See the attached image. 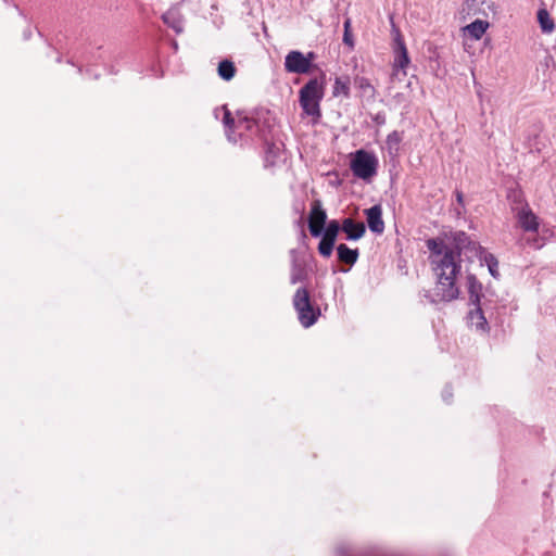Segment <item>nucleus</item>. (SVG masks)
<instances>
[{
  "instance_id": "a878e982",
  "label": "nucleus",
  "mask_w": 556,
  "mask_h": 556,
  "mask_svg": "<svg viewBox=\"0 0 556 556\" xmlns=\"http://www.w3.org/2000/svg\"><path fill=\"white\" fill-rule=\"evenodd\" d=\"M344 33H343V42L350 49H354L355 42L351 33V18L346 17L344 21Z\"/></svg>"
},
{
  "instance_id": "2eb2a0df",
  "label": "nucleus",
  "mask_w": 556,
  "mask_h": 556,
  "mask_svg": "<svg viewBox=\"0 0 556 556\" xmlns=\"http://www.w3.org/2000/svg\"><path fill=\"white\" fill-rule=\"evenodd\" d=\"M473 305L475 309L469 312L468 319L471 323V325L476 327L477 330L485 331L488 329V321L483 315L481 304Z\"/></svg>"
},
{
  "instance_id": "ddd939ff",
  "label": "nucleus",
  "mask_w": 556,
  "mask_h": 556,
  "mask_svg": "<svg viewBox=\"0 0 556 556\" xmlns=\"http://www.w3.org/2000/svg\"><path fill=\"white\" fill-rule=\"evenodd\" d=\"M393 53L394 68L405 70L410 62L405 42L393 45Z\"/></svg>"
},
{
  "instance_id": "f704fd0d",
  "label": "nucleus",
  "mask_w": 556,
  "mask_h": 556,
  "mask_svg": "<svg viewBox=\"0 0 556 556\" xmlns=\"http://www.w3.org/2000/svg\"><path fill=\"white\" fill-rule=\"evenodd\" d=\"M534 241H535V243H536V244H535V248H538V249H539V248H541V244H539V243H538V240H534Z\"/></svg>"
},
{
  "instance_id": "4468645a",
  "label": "nucleus",
  "mask_w": 556,
  "mask_h": 556,
  "mask_svg": "<svg viewBox=\"0 0 556 556\" xmlns=\"http://www.w3.org/2000/svg\"><path fill=\"white\" fill-rule=\"evenodd\" d=\"M337 253L338 258L340 262L348 264V265H354L357 262L358 258V250L357 249H350L346 244L341 243L337 247Z\"/></svg>"
},
{
  "instance_id": "cd10ccee",
  "label": "nucleus",
  "mask_w": 556,
  "mask_h": 556,
  "mask_svg": "<svg viewBox=\"0 0 556 556\" xmlns=\"http://www.w3.org/2000/svg\"><path fill=\"white\" fill-rule=\"evenodd\" d=\"M402 140V136L399 131L394 130L387 137V143L390 148L397 147Z\"/></svg>"
},
{
  "instance_id": "aec40b11",
  "label": "nucleus",
  "mask_w": 556,
  "mask_h": 556,
  "mask_svg": "<svg viewBox=\"0 0 556 556\" xmlns=\"http://www.w3.org/2000/svg\"><path fill=\"white\" fill-rule=\"evenodd\" d=\"M538 21L543 33H552L555 24L545 9L538 11Z\"/></svg>"
},
{
  "instance_id": "9b49d317",
  "label": "nucleus",
  "mask_w": 556,
  "mask_h": 556,
  "mask_svg": "<svg viewBox=\"0 0 556 556\" xmlns=\"http://www.w3.org/2000/svg\"><path fill=\"white\" fill-rule=\"evenodd\" d=\"M293 257L291 263V273H290V282L295 285L298 282H303L307 278V271L305 264L300 261L294 251H292Z\"/></svg>"
},
{
  "instance_id": "f8f14e48",
  "label": "nucleus",
  "mask_w": 556,
  "mask_h": 556,
  "mask_svg": "<svg viewBox=\"0 0 556 556\" xmlns=\"http://www.w3.org/2000/svg\"><path fill=\"white\" fill-rule=\"evenodd\" d=\"M467 289L470 304H481L482 285L475 275L467 276Z\"/></svg>"
},
{
  "instance_id": "f3484780",
  "label": "nucleus",
  "mask_w": 556,
  "mask_h": 556,
  "mask_svg": "<svg viewBox=\"0 0 556 556\" xmlns=\"http://www.w3.org/2000/svg\"><path fill=\"white\" fill-rule=\"evenodd\" d=\"M350 85L351 81L349 76L337 77L334 79L332 94L334 97L343 96L346 99L350 98Z\"/></svg>"
},
{
  "instance_id": "7ed1b4c3",
  "label": "nucleus",
  "mask_w": 556,
  "mask_h": 556,
  "mask_svg": "<svg viewBox=\"0 0 556 556\" xmlns=\"http://www.w3.org/2000/svg\"><path fill=\"white\" fill-rule=\"evenodd\" d=\"M378 165V157L364 149L354 152L350 162L353 175L365 181H370L377 175Z\"/></svg>"
},
{
  "instance_id": "dca6fc26",
  "label": "nucleus",
  "mask_w": 556,
  "mask_h": 556,
  "mask_svg": "<svg viewBox=\"0 0 556 556\" xmlns=\"http://www.w3.org/2000/svg\"><path fill=\"white\" fill-rule=\"evenodd\" d=\"M489 27V23L481 20H476L464 28V31L472 39H480Z\"/></svg>"
},
{
  "instance_id": "423d86ee",
  "label": "nucleus",
  "mask_w": 556,
  "mask_h": 556,
  "mask_svg": "<svg viewBox=\"0 0 556 556\" xmlns=\"http://www.w3.org/2000/svg\"><path fill=\"white\" fill-rule=\"evenodd\" d=\"M285 70L287 73L292 74H308V59L301 51L292 50L285 58Z\"/></svg>"
},
{
  "instance_id": "9d476101",
  "label": "nucleus",
  "mask_w": 556,
  "mask_h": 556,
  "mask_svg": "<svg viewBox=\"0 0 556 556\" xmlns=\"http://www.w3.org/2000/svg\"><path fill=\"white\" fill-rule=\"evenodd\" d=\"M518 223L525 231L536 232L539 228L538 217L527 207L518 213Z\"/></svg>"
},
{
  "instance_id": "6ab92c4d",
  "label": "nucleus",
  "mask_w": 556,
  "mask_h": 556,
  "mask_svg": "<svg viewBox=\"0 0 556 556\" xmlns=\"http://www.w3.org/2000/svg\"><path fill=\"white\" fill-rule=\"evenodd\" d=\"M236 71L235 63L229 60L220 61L217 68L218 76L226 81H229L235 77Z\"/></svg>"
},
{
  "instance_id": "f257e3e1",
  "label": "nucleus",
  "mask_w": 556,
  "mask_h": 556,
  "mask_svg": "<svg viewBox=\"0 0 556 556\" xmlns=\"http://www.w3.org/2000/svg\"><path fill=\"white\" fill-rule=\"evenodd\" d=\"M455 248L446 245L441 238H430L426 245L430 252L429 262L437 278L434 293L426 291L425 298L431 303L451 302L459 296V288L456 283V277L460 273L462 249L469 242L466 232L457 231L454 233Z\"/></svg>"
},
{
  "instance_id": "c756f323",
  "label": "nucleus",
  "mask_w": 556,
  "mask_h": 556,
  "mask_svg": "<svg viewBox=\"0 0 556 556\" xmlns=\"http://www.w3.org/2000/svg\"><path fill=\"white\" fill-rule=\"evenodd\" d=\"M466 3H467V7H468V12H469V13H471V12H472V13H475V14H476V13L478 12V10L476 9V5H477L478 3H482V1H480V0H471V1L467 0V2H466Z\"/></svg>"
},
{
  "instance_id": "1a4fd4ad",
  "label": "nucleus",
  "mask_w": 556,
  "mask_h": 556,
  "mask_svg": "<svg viewBox=\"0 0 556 556\" xmlns=\"http://www.w3.org/2000/svg\"><path fill=\"white\" fill-rule=\"evenodd\" d=\"M163 22L170 27L176 34L184 30V20L178 9L172 8L167 10L163 16Z\"/></svg>"
},
{
  "instance_id": "7c9ffc66",
  "label": "nucleus",
  "mask_w": 556,
  "mask_h": 556,
  "mask_svg": "<svg viewBox=\"0 0 556 556\" xmlns=\"http://www.w3.org/2000/svg\"><path fill=\"white\" fill-rule=\"evenodd\" d=\"M443 400L445 402H450V400L453 397L452 389L450 387H446L442 392Z\"/></svg>"
},
{
  "instance_id": "5701e85b",
  "label": "nucleus",
  "mask_w": 556,
  "mask_h": 556,
  "mask_svg": "<svg viewBox=\"0 0 556 556\" xmlns=\"http://www.w3.org/2000/svg\"><path fill=\"white\" fill-rule=\"evenodd\" d=\"M257 127V123L254 118L248 116H240L238 114L236 129H242L244 131L252 132Z\"/></svg>"
},
{
  "instance_id": "393cba45",
  "label": "nucleus",
  "mask_w": 556,
  "mask_h": 556,
  "mask_svg": "<svg viewBox=\"0 0 556 556\" xmlns=\"http://www.w3.org/2000/svg\"><path fill=\"white\" fill-rule=\"evenodd\" d=\"M354 85L356 88L362 90L364 93H370V94L375 93L374 86L371 85L369 79L364 76H356L354 78Z\"/></svg>"
},
{
  "instance_id": "473e14b6",
  "label": "nucleus",
  "mask_w": 556,
  "mask_h": 556,
  "mask_svg": "<svg viewBox=\"0 0 556 556\" xmlns=\"http://www.w3.org/2000/svg\"><path fill=\"white\" fill-rule=\"evenodd\" d=\"M455 194H456V201H457V203H458L460 206H464V194H463V192L457 190V191L455 192Z\"/></svg>"
},
{
  "instance_id": "72a5a7b5",
  "label": "nucleus",
  "mask_w": 556,
  "mask_h": 556,
  "mask_svg": "<svg viewBox=\"0 0 556 556\" xmlns=\"http://www.w3.org/2000/svg\"><path fill=\"white\" fill-rule=\"evenodd\" d=\"M306 59H308V63H309V71L312 70L313 67V60L315 59V53L314 52H308L306 55H305Z\"/></svg>"
},
{
  "instance_id": "412c9836",
  "label": "nucleus",
  "mask_w": 556,
  "mask_h": 556,
  "mask_svg": "<svg viewBox=\"0 0 556 556\" xmlns=\"http://www.w3.org/2000/svg\"><path fill=\"white\" fill-rule=\"evenodd\" d=\"M340 230H342V223L340 224L337 219H332L324 227L321 236L337 240Z\"/></svg>"
},
{
  "instance_id": "f03ea898",
  "label": "nucleus",
  "mask_w": 556,
  "mask_h": 556,
  "mask_svg": "<svg viewBox=\"0 0 556 556\" xmlns=\"http://www.w3.org/2000/svg\"><path fill=\"white\" fill-rule=\"evenodd\" d=\"M324 98V86L317 78L309 79L299 91V102L303 112L318 122L321 117L320 102Z\"/></svg>"
},
{
  "instance_id": "39448f33",
  "label": "nucleus",
  "mask_w": 556,
  "mask_h": 556,
  "mask_svg": "<svg viewBox=\"0 0 556 556\" xmlns=\"http://www.w3.org/2000/svg\"><path fill=\"white\" fill-rule=\"evenodd\" d=\"M327 224V213L323 208L320 200H314L311 205L308 216V229L313 237L318 238L321 236L324 227Z\"/></svg>"
},
{
  "instance_id": "b1692460",
  "label": "nucleus",
  "mask_w": 556,
  "mask_h": 556,
  "mask_svg": "<svg viewBox=\"0 0 556 556\" xmlns=\"http://www.w3.org/2000/svg\"><path fill=\"white\" fill-rule=\"evenodd\" d=\"M483 261L488 266L489 273L492 277L498 278V261L492 253H485L483 256Z\"/></svg>"
},
{
  "instance_id": "4be33fe9",
  "label": "nucleus",
  "mask_w": 556,
  "mask_h": 556,
  "mask_svg": "<svg viewBox=\"0 0 556 556\" xmlns=\"http://www.w3.org/2000/svg\"><path fill=\"white\" fill-rule=\"evenodd\" d=\"M334 244L336 240L321 236V240L318 244L319 254L324 257H329L332 254Z\"/></svg>"
},
{
  "instance_id": "2f4dec72",
  "label": "nucleus",
  "mask_w": 556,
  "mask_h": 556,
  "mask_svg": "<svg viewBox=\"0 0 556 556\" xmlns=\"http://www.w3.org/2000/svg\"><path fill=\"white\" fill-rule=\"evenodd\" d=\"M337 553L339 556H350V549L346 546H339Z\"/></svg>"
},
{
  "instance_id": "6e6552de",
  "label": "nucleus",
  "mask_w": 556,
  "mask_h": 556,
  "mask_svg": "<svg viewBox=\"0 0 556 556\" xmlns=\"http://www.w3.org/2000/svg\"><path fill=\"white\" fill-rule=\"evenodd\" d=\"M342 231L346 235V240H358L366 232V226L363 222H355L352 218L342 220Z\"/></svg>"
},
{
  "instance_id": "bb28decb",
  "label": "nucleus",
  "mask_w": 556,
  "mask_h": 556,
  "mask_svg": "<svg viewBox=\"0 0 556 556\" xmlns=\"http://www.w3.org/2000/svg\"><path fill=\"white\" fill-rule=\"evenodd\" d=\"M390 24H391V34H392V37H393V45H397L400 42H405L404 38H403L402 34H401V30L399 29V27L394 23V18H393L392 15L390 16Z\"/></svg>"
},
{
  "instance_id": "20e7f679",
  "label": "nucleus",
  "mask_w": 556,
  "mask_h": 556,
  "mask_svg": "<svg viewBox=\"0 0 556 556\" xmlns=\"http://www.w3.org/2000/svg\"><path fill=\"white\" fill-rule=\"evenodd\" d=\"M293 306L298 313L299 321L304 328L313 326L319 316V308H314L311 302L308 290L299 288L293 296Z\"/></svg>"
},
{
  "instance_id": "0eeeda50",
  "label": "nucleus",
  "mask_w": 556,
  "mask_h": 556,
  "mask_svg": "<svg viewBox=\"0 0 556 556\" xmlns=\"http://www.w3.org/2000/svg\"><path fill=\"white\" fill-rule=\"evenodd\" d=\"M367 224L370 231L382 233L384 230V222L382 219V208L379 204L365 210Z\"/></svg>"
},
{
  "instance_id": "c85d7f7f",
  "label": "nucleus",
  "mask_w": 556,
  "mask_h": 556,
  "mask_svg": "<svg viewBox=\"0 0 556 556\" xmlns=\"http://www.w3.org/2000/svg\"><path fill=\"white\" fill-rule=\"evenodd\" d=\"M371 121L378 125V126H382L386 124L387 122V117H386V113L384 112H378L376 114H372L371 115Z\"/></svg>"
},
{
  "instance_id": "a211bd4d",
  "label": "nucleus",
  "mask_w": 556,
  "mask_h": 556,
  "mask_svg": "<svg viewBox=\"0 0 556 556\" xmlns=\"http://www.w3.org/2000/svg\"><path fill=\"white\" fill-rule=\"evenodd\" d=\"M224 111V117H223V124L226 128V135L229 141L237 142V138L233 136L237 121L232 117L230 111L227 109L226 105L222 108Z\"/></svg>"
}]
</instances>
